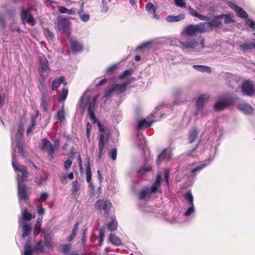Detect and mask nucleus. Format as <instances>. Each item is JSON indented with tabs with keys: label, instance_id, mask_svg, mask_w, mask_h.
Wrapping results in <instances>:
<instances>
[{
	"label": "nucleus",
	"instance_id": "nucleus-1",
	"mask_svg": "<svg viewBox=\"0 0 255 255\" xmlns=\"http://www.w3.org/2000/svg\"><path fill=\"white\" fill-rule=\"evenodd\" d=\"M99 97V94H97L91 97V93L90 90H86L81 97L79 101V104L81 107H85L88 106V114L93 123H97L99 129L100 131H104L103 125L98 120L95 115V112L98 109V106L96 104V102Z\"/></svg>",
	"mask_w": 255,
	"mask_h": 255
},
{
	"label": "nucleus",
	"instance_id": "nucleus-2",
	"mask_svg": "<svg viewBox=\"0 0 255 255\" xmlns=\"http://www.w3.org/2000/svg\"><path fill=\"white\" fill-rule=\"evenodd\" d=\"M12 166L17 174V181L18 184V197L20 201L28 200L27 187L22 183L27 178L28 172L24 166L18 167L15 163V151L12 153Z\"/></svg>",
	"mask_w": 255,
	"mask_h": 255
},
{
	"label": "nucleus",
	"instance_id": "nucleus-3",
	"mask_svg": "<svg viewBox=\"0 0 255 255\" xmlns=\"http://www.w3.org/2000/svg\"><path fill=\"white\" fill-rule=\"evenodd\" d=\"M164 107L161 106L156 107L151 114L153 117L152 120H149L148 117L144 119H138L136 122V129H143L150 127L152 123L159 121L163 116L162 112L163 111Z\"/></svg>",
	"mask_w": 255,
	"mask_h": 255
},
{
	"label": "nucleus",
	"instance_id": "nucleus-4",
	"mask_svg": "<svg viewBox=\"0 0 255 255\" xmlns=\"http://www.w3.org/2000/svg\"><path fill=\"white\" fill-rule=\"evenodd\" d=\"M161 180L160 174H157L152 185L150 187L145 188L139 192V197L140 199H145L156 193L160 192V187Z\"/></svg>",
	"mask_w": 255,
	"mask_h": 255
},
{
	"label": "nucleus",
	"instance_id": "nucleus-5",
	"mask_svg": "<svg viewBox=\"0 0 255 255\" xmlns=\"http://www.w3.org/2000/svg\"><path fill=\"white\" fill-rule=\"evenodd\" d=\"M236 98L233 95L226 93L220 96L214 105V110L220 112L233 104Z\"/></svg>",
	"mask_w": 255,
	"mask_h": 255
},
{
	"label": "nucleus",
	"instance_id": "nucleus-6",
	"mask_svg": "<svg viewBox=\"0 0 255 255\" xmlns=\"http://www.w3.org/2000/svg\"><path fill=\"white\" fill-rule=\"evenodd\" d=\"M24 131V127L22 124L19 125L16 131L12 129L10 134L12 143H15L16 146L18 148L19 153L24 157V151L23 145L21 142L22 135Z\"/></svg>",
	"mask_w": 255,
	"mask_h": 255
},
{
	"label": "nucleus",
	"instance_id": "nucleus-7",
	"mask_svg": "<svg viewBox=\"0 0 255 255\" xmlns=\"http://www.w3.org/2000/svg\"><path fill=\"white\" fill-rule=\"evenodd\" d=\"M205 25L203 22H200L197 24H189L184 28L182 34L186 35H193L198 33L205 32Z\"/></svg>",
	"mask_w": 255,
	"mask_h": 255
},
{
	"label": "nucleus",
	"instance_id": "nucleus-8",
	"mask_svg": "<svg viewBox=\"0 0 255 255\" xmlns=\"http://www.w3.org/2000/svg\"><path fill=\"white\" fill-rule=\"evenodd\" d=\"M208 99L209 96L206 94H202L198 98L196 103V111L195 114L197 118H202L206 115V113L204 111L203 106Z\"/></svg>",
	"mask_w": 255,
	"mask_h": 255
},
{
	"label": "nucleus",
	"instance_id": "nucleus-9",
	"mask_svg": "<svg viewBox=\"0 0 255 255\" xmlns=\"http://www.w3.org/2000/svg\"><path fill=\"white\" fill-rule=\"evenodd\" d=\"M20 19L23 24L28 23L31 26L35 24V18L28 9L22 7L20 11Z\"/></svg>",
	"mask_w": 255,
	"mask_h": 255
},
{
	"label": "nucleus",
	"instance_id": "nucleus-10",
	"mask_svg": "<svg viewBox=\"0 0 255 255\" xmlns=\"http://www.w3.org/2000/svg\"><path fill=\"white\" fill-rule=\"evenodd\" d=\"M54 24L56 26L59 32L62 33H67L70 26L69 20L62 16L57 17Z\"/></svg>",
	"mask_w": 255,
	"mask_h": 255
},
{
	"label": "nucleus",
	"instance_id": "nucleus-11",
	"mask_svg": "<svg viewBox=\"0 0 255 255\" xmlns=\"http://www.w3.org/2000/svg\"><path fill=\"white\" fill-rule=\"evenodd\" d=\"M134 80V78L129 77L126 79L123 84H118L112 85V86L113 88L114 93L116 94H121L123 93L126 91L127 86Z\"/></svg>",
	"mask_w": 255,
	"mask_h": 255
},
{
	"label": "nucleus",
	"instance_id": "nucleus-12",
	"mask_svg": "<svg viewBox=\"0 0 255 255\" xmlns=\"http://www.w3.org/2000/svg\"><path fill=\"white\" fill-rule=\"evenodd\" d=\"M184 198L188 202L189 207L186 212L183 214V216L185 217H189L195 212V208L193 203V196L191 191H188L184 195Z\"/></svg>",
	"mask_w": 255,
	"mask_h": 255
},
{
	"label": "nucleus",
	"instance_id": "nucleus-13",
	"mask_svg": "<svg viewBox=\"0 0 255 255\" xmlns=\"http://www.w3.org/2000/svg\"><path fill=\"white\" fill-rule=\"evenodd\" d=\"M112 205L110 200H106L103 202V200L100 199L96 202L95 207L98 210H103L105 214H109Z\"/></svg>",
	"mask_w": 255,
	"mask_h": 255
},
{
	"label": "nucleus",
	"instance_id": "nucleus-14",
	"mask_svg": "<svg viewBox=\"0 0 255 255\" xmlns=\"http://www.w3.org/2000/svg\"><path fill=\"white\" fill-rule=\"evenodd\" d=\"M222 20H221V16L220 15L215 16L214 18L208 22H203V24H205V32L212 30L213 27H220L222 25Z\"/></svg>",
	"mask_w": 255,
	"mask_h": 255
},
{
	"label": "nucleus",
	"instance_id": "nucleus-15",
	"mask_svg": "<svg viewBox=\"0 0 255 255\" xmlns=\"http://www.w3.org/2000/svg\"><path fill=\"white\" fill-rule=\"evenodd\" d=\"M42 143L43 145L42 148L47 153L48 158L50 160L53 159L55 150L52 144L46 138L42 139Z\"/></svg>",
	"mask_w": 255,
	"mask_h": 255
},
{
	"label": "nucleus",
	"instance_id": "nucleus-16",
	"mask_svg": "<svg viewBox=\"0 0 255 255\" xmlns=\"http://www.w3.org/2000/svg\"><path fill=\"white\" fill-rule=\"evenodd\" d=\"M180 47L182 50H191L196 48L198 43L194 39H188L185 41H179Z\"/></svg>",
	"mask_w": 255,
	"mask_h": 255
},
{
	"label": "nucleus",
	"instance_id": "nucleus-17",
	"mask_svg": "<svg viewBox=\"0 0 255 255\" xmlns=\"http://www.w3.org/2000/svg\"><path fill=\"white\" fill-rule=\"evenodd\" d=\"M9 29L10 30V33L9 34V40H3L6 42H9L10 40H14L15 37H19L21 33H23V30L20 29L18 26L10 24L9 25Z\"/></svg>",
	"mask_w": 255,
	"mask_h": 255
},
{
	"label": "nucleus",
	"instance_id": "nucleus-18",
	"mask_svg": "<svg viewBox=\"0 0 255 255\" xmlns=\"http://www.w3.org/2000/svg\"><path fill=\"white\" fill-rule=\"evenodd\" d=\"M38 69L42 77L43 76V73H47L49 69V63L45 56L40 58Z\"/></svg>",
	"mask_w": 255,
	"mask_h": 255
},
{
	"label": "nucleus",
	"instance_id": "nucleus-19",
	"mask_svg": "<svg viewBox=\"0 0 255 255\" xmlns=\"http://www.w3.org/2000/svg\"><path fill=\"white\" fill-rule=\"evenodd\" d=\"M213 159V157L211 159H209L207 163L200 164L196 166L194 168L192 169L190 172L189 175L188 176V181L190 182L193 181L194 179L196 176L195 172H200L202 169L205 168L209 163L210 161Z\"/></svg>",
	"mask_w": 255,
	"mask_h": 255
},
{
	"label": "nucleus",
	"instance_id": "nucleus-20",
	"mask_svg": "<svg viewBox=\"0 0 255 255\" xmlns=\"http://www.w3.org/2000/svg\"><path fill=\"white\" fill-rule=\"evenodd\" d=\"M243 93L246 95L252 96L255 93V88L253 83L249 81L245 82L242 87Z\"/></svg>",
	"mask_w": 255,
	"mask_h": 255
},
{
	"label": "nucleus",
	"instance_id": "nucleus-21",
	"mask_svg": "<svg viewBox=\"0 0 255 255\" xmlns=\"http://www.w3.org/2000/svg\"><path fill=\"white\" fill-rule=\"evenodd\" d=\"M50 106L49 98L47 94L46 93H42L41 98L40 106L43 111L45 112H47Z\"/></svg>",
	"mask_w": 255,
	"mask_h": 255
},
{
	"label": "nucleus",
	"instance_id": "nucleus-22",
	"mask_svg": "<svg viewBox=\"0 0 255 255\" xmlns=\"http://www.w3.org/2000/svg\"><path fill=\"white\" fill-rule=\"evenodd\" d=\"M171 157V152L170 150L165 149L158 155L156 161V163L159 164L163 160H169Z\"/></svg>",
	"mask_w": 255,
	"mask_h": 255
},
{
	"label": "nucleus",
	"instance_id": "nucleus-23",
	"mask_svg": "<svg viewBox=\"0 0 255 255\" xmlns=\"http://www.w3.org/2000/svg\"><path fill=\"white\" fill-rule=\"evenodd\" d=\"M238 109L246 115L251 114L253 112L252 107L249 104L245 103H241L238 104Z\"/></svg>",
	"mask_w": 255,
	"mask_h": 255
},
{
	"label": "nucleus",
	"instance_id": "nucleus-24",
	"mask_svg": "<svg viewBox=\"0 0 255 255\" xmlns=\"http://www.w3.org/2000/svg\"><path fill=\"white\" fill-rule=\"evenodd\" d=\"M105 136L104 133H102L99 136L98 141V147H99V158L100 159L104 154L103 150L106 143Z\"/></svg>",
	"mask_w": 255,
	"mask_h": 255
},
{
	"label": "nucleus",
	"instance_id": "nucleus-25",
	"mask_svg": "<svg viewBox=\"0 0 255 255\" xmlns=\"http://www.w3.org/2000/svg\"><path fill=\"white\" fill-rule=\"evenodd\" d=\"M70 46L73 53L81 52L83 49L82 45L78 41L70 39Z\"/></svg>",
	"mask_w": 255,
	"mask_h": 255
},
{
	"label": "nucleus",
	"instance_id": "nucleus-26",
	"mask_svg": "<svg viewBox=\"0 0 255 255\" xmlns=\"http://www.w3.org/2000/svg\"><path fill=\"white\" fill-rule=\"evenodd\" d=\"M232 8L239 17L242 18H246L248 17V15L247 13L241 7L237 5L233 4Z\"/></svg>",
	"mask_w": 255,
	"mask_h": 255
},
{
	"label": "nucleus",
	"instance_id": "nucleus-27",
	"mask_svg": "<svg viewBox=\"0 0 255 255\" xmlns=\"http://www.w3.org/2000/svg\"><path fill=\"white\" fill-rule=\"evenodd\" d=\"M253 34L255 36V33H254ZM240 49L245 52H249L250 50L255 49V42L242 44L240 46Z\"/></svg>",
	"mask_w": 255,
	"mask_h": 255
},
{
	"label": "nucleus",
	"instance_id": "nucleus-28",
	"mask_svg": "<svg viewBox=\"0 0 255 255\" xmlns=\"http://www.w3.org/2000/svg\"><path fill=\"white\" fill-rule=\"evenodd\" d=\"M109 241L114 246H119L122 245V241L120 238L114 234L110 235L108 238Z\"/></svg>",
	"mask_w": 255,
	"mask_h": 255
},
{
	"label": "nucleus",
	"instance_id": "nucleus-29",
	"mask_svg": "<svg viewBox=\"0 0 255 255\" xmlns=\"http://www.w3.org/2000/svg\"><path fill=\"white\" fill-rule=\"evenodd\" d=\"M185 18V15L180 13L178 15H168L166 17V20L169 22H173L179 21Z\"/></svg>",
	"mask_w": 255,
	"mask_h": 255
},
{
	"label": "nucleus",
	"instance_id": "nucleus-30",
	"mask_svg": "<svg viewBox=\"0 0 255 255\" xmlns=\"http://www.w3.org/2000/svg\"><path fill=\"white\" fill-rule=\"evenodd\" d=\"M19 227H20L21 226V224L20 223V221H19ZM22 234L21 235V237L22 238H24L26 237H27L28 235L30 234V233L31 232V227L25 224H23L22 225Z\"/></svg>",
	"mask_w": 255,
	"mask_h": 255
},
{
	"label": "nucleus",
	"instance_id": "nucleus-31",
	"mask_svg": "<svg viewBox=\"0 0 255 255\" xmlns=\"http://www.w3.org/2000/svg\"><path fill=\"white\" fill-rule=\"evenodd\" d=\"M118 223L115 218L112 217L111 221L107 225L108 229L111 231H115L118 228Z\"/></svg>",
	"mask_w": 255,
	"mask_h": 255
},
{
	"label": "nucleus",
	"instance_id": "nucleus-32",
	"mask_svg": "<svg viewBox=\"0 0 255 255\" xmlns=\"http://www.w3.org/2000/svg\"><path fill=\"white\" fill-rule=\"evenodd\" d=\"M65 78L63 76H60L58 78L54 80L52 84V89L55 90L57 89L61 83H64Z\"/></svg>",
	"mask_w": 255,
	"mask_h": 255
},
{
	"label": "nucleus",
	"instance_id": "nucleus-33",
	"mask_svg": "<svg viewBox=\"0 0 255 255\" xmlns=\"http://www.w3.org/2000/svg\"><path fill=\"white\" fill-rule=\"evenodd\" d=\"M193 68L195 70L202 72L210 73L212 71L211 68L207 66L194 65Z\"/></svg>",
	"mask_w": 255,
	"mask_h": 255
},
{
	"label": "nucleus",
	"instance_id": "nucleus-34",
	"mask_svg": "<svg viewBox=\"0 0 255 255\" xmlns=\"http://www.w3.org/2000/svg\"><path fill=\"white\" fill-rule=\"evenodd\" d=\"M43 245L44 247H46L47 249H50L52 247V239L50 234L47 233L44 235Z\"/></svg>",
	"mask_w": 255,
	"mask_h": 255
},
{
	"label": "nucleus",
	"instance_id": "nucleus-35",
	"mask_svg": "<svg viewBox=\"0 0 255 255\" xmlns=\"http://www.w3.org/2000/svg\"><path fill=\"white\" fill-rule=\"evenodd\" d=\"M34 253L33 246L29 242H27L24 247V255H33Z\"/></svg>",
	"mask_w": 255,
	"mask_h": 255
},
{
	"label": "nucleus",
	"instance_id": "nucleus-36",
	"mask_svg": "<svg viewBox=\"0 0 255 255\" xmlns=\"http://www.w3.org/2000/svg\"><path fill=\"white\" fill-rule=\"evenodd\" d=\"M151 170L150 166H144L142 167L138 171H137V176L139 177L145 176L146 175L147 173L149 172Z\"/></svg>",
	"mask_w": 255,
	"mask_h": 255
},
{
	"label": "nucleus",
	"instance_id": "nucleus-37",
	"mask_svg": "<svg viewBox=\"0 0 255 255\" xmlns=\"http://www.w3.org/2000/svg\"><path fill=\"white\" fill-rule=\"evenodd\" d=\"M198 134V131L196 128L192 129L189 133V140L190 143L194 141Z\"/></svg>",
	"mask_w": 255,
	"mask_h": 255
},
{
	"label": "nucleus",
	"instance_id": "nucleus-38",
	"mask_svg": "<svg viewBox=\"0 0 255 255\" xmlns=\"http://www.w3.org/2000/svg\"><path fill=\"white\" fill-rule=\"evenodd\" d=\"M38 116V111L36 110V113L35 115V117L31 120V123L30 126H29L27 128L26 130V133L28 135L33 129H35L36 122L35 120V118Z\"/></svg>",
	"mask_w": 255,
	"mask_h": 255
},
{
	"label": "nucleus",
	"instance_id": "nucleus-39",
	"mask_svg": "<svg viewBox=\"0 0 255 255\" xmlns=\"http://www.w3.org/2000/svg\"><path fill=\"white\" fill-rule=\"evenodd\" d=\"M78 15L81 20L83 22H87L90 19V15L88 13H84L83 9L79 11Z\"/></svg>",
	"mask_w": 255,
	"mask_h": 255
},
{
	"label": "nucleus",
	"instance_id": "nucleus-40",
	"mask_svg": "<svg viewBox=\"0 0 255 255\" xmlns=\"http://www.w3.org/2000/svg\"><path fill=\"white\" fill-rule=\"evenodd\" d=\"M221 20L224 17V23L227 25H229L234 23V20L232 19L230 14H221Z\"/></svg>",
	"mask_w": 255,
	"mask_h": 255
},
{
	"label": "nucleus",
	"instance_id": "nucleus-41",
	"mask_svg": "<svg viewBox=\"0 0 255 255\" xmlns=\"http://www.w3.org/2000/svg\"><path fill=\"white\" fill-rule=\"evenodd\" d=\"M33 249L35 253H44L45 247L41 242H39L34 247H33Z\"/></svg>",
	"mask_w": 255,
	"mask_h": 255
},
{
	"label": "nucleus",
	"instance_id": "nucleus-42",
	"mask_svg": "<svg viewBox=\"0 0 255 255\" xmlns=\"http://www.w3.org/2000/svg\"><path fill=\"white\" fill-rule=\"evenodd\" d=\"M56 119L60 122H63L65 120V115L63 107L62 109L59 110L57 112Z\"/></svg>",
	"mask_w": 255,
	"mask_h": 255
},
{
	"label": "nucleus",
	"instance_id": "nucleus-43",
	"mask_svg": "<svg viewBox=\"0 0 255 255\" xmlns=\"http://www.w3.org/2000/svg\"><path fill=\"white\" fill-rule=\"evenodd\" d=\"M68 93V90L67 88L63 89L61 94L58 100V102L61 103L64 102L67 98Z\"/></svg>",
	"mask_w": 255,
	"mask_h": 255
},
{
	"label": "nucleus",
	"instance_id": "nucleus-44",
	"mask_svg": "<svg viewBox=\"0 0 255 255\" xmlns=\"http://www.w3.org/2000/svg\"><path fill=\"white\" fill-rule=\"evenodd\" d=\"M22 221H28L31 220L32 218L31 214L27 212V210L25 209L22 212Z\"/></svg>",
	"mask_w": 255,
	"mask_h": 255
},
{
	"label": "nucleus",
	"instance_id": "nucleus-45",
	"mask_svg": "<svg viewBox=\"0 0 255 255\" xmlns=\"http://www.w3.org/2000/svg\"><path fill=\"white\" fill-rule=\"evenodd\" d=\"M111 0H102V6L101 7V11L103 12H106L108 10V4L111 2Z\"/></svg>",
	"mask_w": 255,
	"mask_h": 255
},
{
	"label": "nucleus",
	"instance_id": "nucleus-46",
	"mask_svg": "<svg viewBox=\"0 0 255 255\" xmlns=\"http://www.w3.org/2000/svg\"><path fill=\"white\" fill-rule=\"evenodd\" d=\"M59 11L60 13H68L69 14H75V11L73 9H68L65 7H60L59 8Z\"/></svg>",
	"mask_w": 255,
	"mask_h": 255
},
{
	"label": "nucleus",
	"instance_id": "nucleus-47",
	"mask_svg": "<svg viewBox=\"0 0 255 255\" xmlns=\"http://www.w3.org/2000/svg\"><path fill=\"white\" fill-rule=\"evenodd\" d=\"M245 25L247 26V28L251 29H255V22L251 19H248L246 20Z\"/></svg>",
	"mask_w": 255,
	"mask_h": 255
},
{
	"label": "nucleus",
	"instance_id": "nucleus-48",
	"mask_svg": "<svg viewBox=\"0 0 255 255\" xmlns=\"http://www.w3.org/2000/svg\"><path fill=\"white\" fill-rule=\"evenodd\" d=\"M146 9L148 12H150L151 13H155L156 10V7L155 6L150 2H148L146 4Z\"/></svg>",
	"mask_w": 255,
	"mask_h": 255
},
{
	"label": "nucleus",
	"instance_id": "nucleus-49",
	"mask_svg": "<svg viewBox=\"0 0 255 255\" xmlns=\"http://www.w3.org/2000/svg\"><path fill=\"white\" fill-rule=\"evenodd\" d=\"M164 178L166 185L168 186L169 179V170L168 168H165L164 170Z\"/></svg>",
	"mask_w": 255,
	"mask_h": 255
},
{
	"label": "nucleus",
	"instance_id": "nucleus-50",
	"mask_svg": "<svg viewBox=\"0 0 255 255\" xmlns=\"http://www.w3.org/2000/svg\"><path fill=\"white\" fill-rule=\"evenodd\" d=\"M113 94H115L114 91L112 86H111L110 88H108L106 90L104 98H110Z\"/></svg>",
	"mask_w": 255,
	"mask_h": 255
},
{
	"label": "nucleus",
	"instance_id": "nucleus-51",
	"mask_svg": "<svg viewBox=\"0 0 255 255\" xmlns=\"http://www.w3.org/2000/svg\"><path fill=\"white\" fill-rule=\"evenodd\" d=\"M117 151L116 148H112L109 151V156L113 160H115L117 158Z\"/></svg>",
	"mask_w": 255,
	"mask_h": 255
},
{
	"label": "nucleus",
	"instance_id": "nucleus-52",
	"mask_svg": "<svg viewBox=\"0 0 255 255\" xmlns=\"http://www.w3.org/2000/svg\"><path fill=\"white\" fill-rule=\"evenodd\" d=\"M132 73V70L131 69L126 70L120 75V78L121 79H123L128 76L131 75Z\"/></svg>",
	"mask_w": 255,
	"mask_h": 255
},
{
	"label": "nucleus",
	"instance_id": "nucleus-53",
	"mask_svg": "<svg viewBox=\"0 0 255 255\" xmlns=\"http://www.w3.org/2000/svg\"><path fill=\"white\" fill-rule=\"evenodd\" d=\"M71 248V245H70L69 244H65L62 247V252L64 254H67L69 253Z\"/></svg>",
	"mask_w": 255,
	"mask_h": 255
},
{
	"label": "nucleus",
	"instance_id": "nucleus-54",
	"mask_svg": "<svg viewBox=\"0 0 255 255\" xmlns=\"http://www.w3.org/2000/svg\"><path fill=\"white\" fill-rule=\"evenodd\" d=\"M151 42L150 41L144 42V43H142V44H141L140 45H139L138 46H137V47L136 48V50L141 51V50L146 48V47H147L148 46V45L151 44Z\"/></svg>",
	"mask_w": 255,
	"mask_h": 255
},
{
	"label": "nucleus",
	"instance_id": "nucleus-55",
	"mask_svg": "<svg viewBox=\"0 0 255 255\" xmlns=\"http://www.w3.org/2000/svg\"><path fill=\"white\" fill-rule=\"evenodd\" d=\"M48 197V194L45 192L41 193L39 198L38 199V201L45 202Z\"/></svg>",
	"mask_w": 255,
	"mask_h": 255
},
{
	"label": "nucleus",
	"instance_id": "nucleus-56",
	"mask_svg": "<svg viewBox=\"0 0 255 255\" xmlns=\"http://www.w3.org/2000/svg\"><path fill=\"white\" fill-rule=\"evenodd\" d=\"M0 27L1 29H4L6 28V21L5 19L0 12Z\"/></svg>",
	"mask_w": 255,
	"mask_h": 255
},
{
	"label": "nucleus",
	"instance_id": "nucleus-57",
	"mask_svg": "<svg viewBox=\"0 0 255 255\" xmlns=\"http://www.w3.org/2000/svg\"><path fill=\"white\" fill-rule=\"evenodd\" d=\"M68 178L70 180H72L74 178V174L73 172L70 173L68 174H64L61 177V182H63L65 179Z\"/></svg>",
	"mask_w": 255,
	"mask_h": 255
},
{
	"label": "nucleus",
	"instance_id": "nucleus-58",
	"mask_svg": "<svg viewBox=\"0 0 255 255\" xmlns=\"http://www.w3.org/2000/svg\"><path fill=\"white\" fill-rule=\"evenodd\" d=\"M136 136L138 139L140 140V144H142L144 142V139H143V137L142 136V132L140 130L141 129H137Z\"/></svg>",
	"mask_w": 255,
	"mask_h": 255
},
{
	"label": "nucleus",
	"instance_id": "nucleus-59",
	"mask_svg": "<svg viewBox=\"0 0 255 255\" xmlns=\"http://www.w3.org/2000/svg\"><path fill=\"white\" fill-rule=\"evenodd\" d=\"M6 14L9 17H12L15 14V9L14 8H10L6 10Z\"/></svg>",
	"mask_w": 255,
	"mask_h": 255
},
{
	"label": "nucleus",
	"instance_id": "nucleus-60",
	"mask_svg": "<svg viewBox=\"0 0 255 255\" xmlns=\"http://www.w3.org/2000/svg\"><path fill=\"white\" fill-rule=\"evenodd\" d=\"M41 225L35 224L33 231V234L34 236H37L39 234L41 231Z\"/></svg>",
	"mask_w": 255,
	"mask_h": 255
},
{
	"label": "nucleus",
	"instance_id": "nucleus-61",
	"mask_svg": "<svg viewBox=\"0 0 255 255\" xmlns=\"http://www.w3.org/2000/svg\"><path fill=\"white\" fill-rule=\"evenodd\" d=\"M175 3L176 6L180 7H185L186 5L183 0H175Z\"/></svg>",
	"mask_w": 255,
	"mask_h": 255
},
{
	"label": "nucleus",
	"instance_id": "nucleus-62",
	"mask_svg": "<svg viewBox=\"0 0 255 255\" xmlns=\"http://www.w3.org/2000/svg\"><path fill=\"white\" fill-rule=\"evenodd\" d=\"M79 188L77 184L76 181L73 182L72 183V194L76 195L77 192L79 190Z\"/></svg>",
	"mask_w": 255,
	"mask_h": 255
},
{
	"label": "nucleus",
	"instance_id": "nucleus-63",
	"mask_svg": "<svg viewBox=\"0 0 255 255\" xmlns=\"http://www.w3.org/2000/svg\"><path fill=\"white\" fill-rule=\"evenodd\" d=\"M91 128V125L89 123H88L86 125V136L89 141H90V134Z\"/></svg>",
	"mask_w": 255,
	"mask_h": 255
},
{
	"label": "nucleus",
	"instance_id": "nucleus-64",
	"mask_svg": "<svg viewBox=\"0 0 255 255\" xmlns=\"http://www.w3.org/2000/svg\"><path fill=\"white\" fill-rule=\"evenodd\" d=\"M72 165V161L69 159H67L66 160V161L64 162V168L65 170H68L69 168H70Z\"/></svg>",
	"mask_w": 255,
	"mask_h": 255
}]
</instances>
